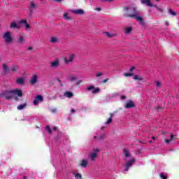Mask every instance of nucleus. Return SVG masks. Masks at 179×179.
Instances as JSON below:
<instances>
[{"label": "nucleus", "mask_w": 179, "mask_h": 179, "mask_svg": "<svg viewBox=\"0 0 179 179\" xmlns=\"http://www.w3.org/2000/svg\"><path fill=\"white\" fill-rule=\"evenodd\" d=\"M124 76H126V77L132 76V73H124Z\"/></svg>", "instance_id": "41"}, {"label": "nucleus", "mask_w": 179, "mask_h": 179, "mask_svg": "<svg viewBox=\"0 0 179 179\" xmlns=\"http://www.w3.org/2000/svg\"><path fill=\"white\" fill-rule=\"evenodd\" d=\"M174 139V136L173 134L171 135V141H173Z\"/></svg>", "instance_id": "58"}, {"label": "nucleus", "mask_w": 179, "mask_h": 179, "mask_svg": "<svg viewBox=\"0 0 179 179\" xmlns=\"http://www.w3.org/2000/svg\"><path fill=\"white\" fill-rule=\"evenodd\" d=\"M79 164L81 167H87V160L82 159L80 161Z\"/></svg>", "instance_id": "16"}, {"label": "nucleus", "mask_w": 179, "mask_h": 179, "mask_svg": "<svg viewBox=\"0 0 179 179\" xmlns=\"http://www.w3.org/2000/svg\"><path fill=\"white\" fill-rule=\"evenodd\" d=\"M123 153L125 157H130L131 156V153H129V152H128V150L125 148L123 149Z\"/></svg>", "instance_id": "22"}, {"label": "nucleus", "mask_w": 179, "mask_h": 179, "mask_svg": "<svg viewBox=\"0 0 179 179\" xmlns=\"http://www.w3.org/2000/svg\"><path fill=\"white\" fill-rule=\"evenodd\" d=\"M157 110H163V108L160 107V106H158V107H157Z\"/></svg>", "instance_id": "55"}, {"label": "nucleus", "mask_w": 179, "mask_h": 179, "mask_svg": "<svg viewBox=\"0 0 179 179\" xmlns=\"http://www.w3.org/2000/svg\"><path fill=\"white\" fill-rule=\"evenodd\" d=\"M73 59H75V55L73 54L69 55L67 57L64 58L65 64H71V62H73Z\"/></svg>", "instance_id": "4"}, {"label": "nucleus", "mask_w": 179, "mask_h": 179, "mask_svg": "<svg viewBox=\"0 0 179 179\" xmlns=\"http://www.w3.org/2000/svg\"><path fill=\"white\" fill-rule=\"evenodd\" d=\"M134 80H143V78L139 76V75H136L134 77Z\"/></svg>", "instance_id": "29"}, {"label": "nucleus", "mask_w": 179, "mask_h": 179, "mask_svg": "<svg viewBox=\"0 0 179 179\" xmlns=\"http://www.w3.org/2000/svg\"><path fill=\"white\" fill-rule=\"evenodd\" d=\"M64 97L71 99V97H73V93H72L71 92H69V91H66V92H64Z\"/></svg>", "instance_id": "18"}, {"label": "nucleus", "mask_w": 179, "mask_h": 179, "mask_svg": "<svg viewBox=\"0 0 179 179\" xmlns=\"http://www.w3.org/2000/svg\"><path fill=\"white\" fill-rule=\"evenodd\" d=\"M71 12L74 13V15H83L85 13V11L82 9L73 10Z\"/></svg>", "instance_id": "14"}, {"label": "nucleus", "mask_w": 179, "mask_h": 179, "mask_svg": "<svg viewBox=\"0 0 179 179\" xmlns=\"http://www.w3.org/2000/svg\"><path fill=\"white\" fill-rule=\"evenodd\" d=\"M135 69V66H132L131 69H130V72H132V71H134Z\"/></svg>", "instance_id": "53"}, {"label": "nucleus", "mask_w": 179, "mask_h": 179, "mask_svg": "<svg viewBox=\"0 0 179 179\" xmlns=\"http://www.w3.org/2000/svg\"><path fill=\"white\" fill-rule=\"evenodd\" d=\"M121 99H122V100H125V99H127V96H121Z\"/></svg>", "instance_id": "54"}, {"label": "nucleus", "mask_w": 179, "mask_h": 179, "mask_svg": "<svg viewBox=\"0 0 179 179\" xmlns=\"http://www.w3.org/2000/svg\"><path fill=\"white\" fill-rule=\"evenodd\" d=\"M38 101H43V96L41 95H37L35 98Z\"/></svg>", "instance_id": "30"}, {"label": "nucleus", "mask_w": 179, "mask_h": 179, "mask_svg": "<svg viewBox=\"0 0 179 179\" xmlns=\"http://www.w3.org/2000/svg\"><path fill=\"white\" fill-rule=\"evenodd\" d=\"M155 85L158 89H160L162 87V83L159 81H155Z\"/></svg>", "instance_id": "31"}, {"label": "nucleus", "mask_w": 179, "mask_h": 179, "mask_svg": "<svg viewBox=\"0 0 179 179\" xmlns=\"http://www.w3.org/2000/svg\"><path fill=\"white\" fill-rule=\"evenodd\" d=\"M76 110H75V109H73V108L71 109V113H76Z\"/></svg>", "instance_id": "60"}, {"label": "nucleus", "mask_w": 179, "mask_h": 179, "mask_svg": "<svg viewBox=\"0 0 179 179\" xmlns=\"http://www.w3.org/2000/svg\"><path fill=\"white\" fill-rule=\"evenodd\" d=\"M26 29L30 28V25L27 22L24 24Z\"/></svg>", "instance_id": "46"}, {"label": "nucleus", "mask_w": 179, "mask_h": 179, "mask_svg": "<svg viewBox=\"0 0 179 179\" xmlns=\"http://www.w3.org/2000/svg\"><path fill=\"white\" fill-rule=\"evenodd\" d=\"M150 8H157L158 6H157V5H153V4H152V6H150Z\"/></svg>", "instance_id": "56"}, {"label": "nucleus", "mask_w": 179, "mask_h": 179, "mask_svg": "<svg viewBox=\"0 0 179 179\" xmlns=\"http://www.w3.org/2000/svg\"><path fill=\"white\" fill-rule=\"evenodd\" d=\"M15 101H19V97L15 96L14 97Z\"/></svg>", "instance_id": "50"}, {"label": "nucleus", "mask_w": 179, "mask_h": 179, "mask_svg": "<svg viewBox=\"0 0 179 179\" xmlns=\"http://www.w3.org/2000/svg\"><path fill=\"white\" fill-rule=\"evenodd\" d=\"M28 50H29V51H31V50H33V48H32V47H29V48H28Z\"/></svg>", "instance_id": "59"}, {"label": "nucleus", "mask_w": 179, "mask_h": 179, "mask_svg": "<svg viewBox=\"0 0 179 179\" xmlns=\"http://www.w3.org/2000/svg\"><path fill=\"white\" fill-rule=\"evenodd\" d=\"M125 108H134L136 107L135 103L132 101H128L124 105Z\"/></svg>", "instance_id": "10"}, {"label": "nucleus", "mask_w": 179, "mask_h": 179, "mask_svg": "<svg viewBox=\"0 0 179 179\" xmlns=\"http://www.w3.org/2000/svg\"><path fill=\"white\" fill-rule=\"evenodd\" d=\"M16 83L17 85H24V78H17Z\"/></svg>", "instance_id": "19"}, {"label": "nucleus", "mask_w": 179, "mask_h": 179, "mask_svg": "<svg viewBox=\"0 0 179 179\" xmlns=\"http://www.w3.org/2000/svg\"><path fill=\"white\" fill-rule=\"evenodd\" d=\"M80 83H82V80H78V81L76 83V85H80Z\"/></svg>", "instance_id": "49"}, {"label": "nucleus", "mask_w": 179, "mask_h": 179, "mask_svg": "<svg viewBox=\"0 0 179 179\" xmlns=\"http://www.w3.org/2000/svg\"><path fill=\"white\" fill-rule=\"evenodd\" d=\"M131 31H132V28L131 27L124 29V33H126V34H129Z\"/></svg>", "instance_id": "26"}, {"label": "nucleus", "mask_w": 179, "mask_h": 179, "mask_svg": "<svg viewBox=\"0 0 179 179\" xmlns=\"http://www.w3.org/2000/svg\"><path fill=\"white\" fill-rule=\"evenodd\" d=\"M57 82H59V83H61V79L57 78Z\"/></svg>", "instance_id": "64"}, {"label": "nucleus", "mask_w": 179, "mask_h": 179, "mask_svg": "<svg viewBox=\"0 0 179 179\" xmlns=\"http://www.w3.org/2000/svg\"><path fill=\"white\" fill-rule=\"evenodd\" d=\"M10 29H20V27H17V24H16V22H12L10 24Z\"/></svg>", "instance_id": "24"}, {"label": "nucleus", "mask_w": 179, "mask_h": 179, "mask_svg": "<svg viewBox=\"0 0 179 179\" xmlns=\"http://www.w3.org/2000/svg\"><path fill=\"white\" fill-rule=\"evenodd\" d=\"M139 12L135 11L134 15H130L131 19H136L141 24H143V18L139 17Z\"/></svg>", "instance_id": "3"}, {"label": "nucleus", "mask_w": 179, "mask_h": 179, "mask_svg": "<svg viewBox=\"0 0 179 179\" xmlns=\"http://www.w3.org/2000/svg\"><path fill=\"white\" fill-rule=\"evenodd\" d=\"M20 23L21 24H25L27 23V20H21L20 21Z\"/></svg>", "instance_id": "38"}, {"label": "nucleus", "mask_w": 179, "mask_h": 179, "mask_svg": "<svg viewBox=\"0 0 179 179\" xmlns=\"http://www.w3.org/2000/svg\"><path fill=\"white\" fill-rule=\"evenodd\" d=\"M157 10H159V11L161 12V13H163V12H164L163 8L157 7Z\"/></svg>", "instance_id": "44"}, {"label": "nucleus", "mask_w": 179, "mask_h": 179, "mask_svg": "<svg viewBox=\"0 0 179 179\" xmlns=\"http://www.w3.org/2000/svg\"><path fill=\"white\" fill-rule=\"evenodd\" d=\"M124 10L125 11L124 14L125 17H130V18H131V15L135 14V12H139L138 10V8L135 7H124Z\"/></svg>", "instance_id": "1"}, {"label": "nucleus", "mask_w": 179, "mask_h": 179, "mask_svg": "<svg viewBox=\"0 0 179 179\" xmlns=\"http://www.w3.org/2000/svg\"><path fill=\"white\" fill-rule=\"evenodd\" d=\"M111 122H113V119H111V117H109L105 124H106V125H108V124H111Z\"/></svg>", "instance_id": "35"}, {"label": "nucleus", "mask_w": 179, "mask_h": 179, "mask_svg": "<svg viewBox=\"0 0 179 179\" xmlns=\"http://www.w3.org/2000/svg\"><path fill=\"white\" fill-rule=\"evenodd\" d=\"M103 138H104V134L100 136V139H103Z\"/></svg>", "instance_id": "61"}, {"label": "nucleus", "mask_w": 179, "mask_h": 179, "mask_svg": "<svg viewBox=\"0 0 179 179\" xmlns=\"http://www.w3.org/2000/svg\"><path fill=\"white\" fill-rule=\"evenodd\" d=\"M106 34L109 38H113V37H115L117 35L115 34H110V32H106Z\"/></svg>", "instance_id": "28"}, {"label": "nucleus", "mask_w": 179, "mask_h": 179, "mask_svg": "<svg viewBox=\"0 0 179 179\" xmlns=\"http://www.w3.org/2000/svg\"><path fill=\"white\" fill-rule=\"evenodd\" d=\"M57 41H58V39L55 37H52L50 38V43H57Z\"/></svg>", "instance_id": "36"}, {"label": "nucleus", "mask_w": 179, "mask_h": 179, "mask_svg": "<svg viewBox=\"0 0 179 179\" xmlns=\"http://www.w3.org/2000/svg\"><path fill=\"white\" fill-rule=\"evenodd\" d=\"M11 71H12V72H17V71H19V66H13L12 67H11Z\"/></svg>", "instance_id": "27"}, {"label": "nucleus", "mask_w": 179, "mask_h": 179, "mask_svg": "<svg viewBox=\"0 0 179 179\" xmlns=\"http://www.w3.org/2000/svg\"><path fill=\"white\" fill-rule=\"evenodd\" d=\"M166 143H167L169 145V143H170V142H171V140H169V139H165L164 140Z\"/></svg>", "instance_id": "45"}, {"label": "nucleus", "mask_w": 179, "mask_h": 179, "mask_svg": "<svg viewBox=\"0 0 179 179\" xmlns=\"http://www.w3.org/2000/svg\"><path fill=\"white\" fill-rule=\"evenodd\" d=\"M101 2H113L114 0H100Z\"/></svg>", "instance_id": "42"}, {"label": "nucleus", "mask_w": 179, "mask_h": 179, "mask_svg": "<svg viewBox=\"0 0 179 179\" xmlns=\"http://www.w3.org/2000/svg\"><path fill=\"white\" fill-rule=\"evenodd\" d=\"M27 107V101H26L23 104L18 105L17 106V110H24Z\"/></svg>", "instance_id": "15"}, {"label": "nucleus", "mask_w": 179, "mask_h": 179, "mask_svg": "<svg viewBox=\"0 0 179 179\" xmlns=\"http://www.w3.org/2000/svg\"><path fill=\"white\" fill-rule=\"evenodd\" d=\"M3 38L6 43H12V36H10V32H6L3 35Z\"/></svg>", "instance_id": "5"}, {"label": "nucleus", "mask_w": 179, "mask_h": 179, "mask_svg": "<svg viewBox=\"0 0 179 179\" xmlns=\"http://www.w3.org/2000/svg\"><path fill=\"white\" fill-rule=\"evenodd\" d=\"M169 13L170 15H172V16H176V15H177V13L174 12L173 10L169 9Z\"/></svg>", "instance_id": "32"}, {"label": "nucleus", "mask_w": 179, "mask_h": 179, "mask_svg": "<svg viewBox=\"0 0 179 179\" xmlns=\"http://www.w3.org/2000/svg\"><path fill=\"white\" fill-rule=\"evenodd\" d=\"M90 157L92 162H94V160H96V159H97V153H96V152L90 153Z\"/></svg>", "instance_id": "17"}, {"label": "nucleus", "mask_w": 179, "mask_h": 179, "mask_svg": "<svg viewBox=\"0 0 179 179\" xmlns=\"http://www.w3.org/2000/svg\"><path fill=\"white\" fill-rule=\"evenodd\" d=\"M53 131H57V127H53Z\"/></svg>", "instance_id": "63"}, {"label": "nucleus", "mask_w": 179, "mask_h": 179, "mask_svg": "<svg viewBox=\"0 0 179 179\" xmlns=\"http://www.w3.org/2000/svg\"><path fill=\"white\" fill-rule=\"evenodd\" d=\"M141 3H144V5H147V6H152L150 0H142Z\"/></svg>", "instance_id": "21"}, {"label": "nucleus", "mask_w": 179, "mask_h": 179, "mask_svg": "<svg viewBox=\"0 0 179 179\" xmlns=\"http://www.w3.org/2000/svg\"><path fill=\"white\" fill-rule=\"evenodd\" d=\"M45 129L48 132V134H52V130H51L50 126H46Z\"/></svg>", "instance_id": "34"}, {"label": "nucleus", "mask_w": 179, "mask_h": 179, "mask_svg": "<svg viewBox=\"0 0 179 179\" xmlns=\"http://www.w3.org/2000/svg\"><path fill=\"white\" fill-rule=\"evenodd\" d=\"M160 177H161V178H162V179H167V176H166L164 174H163V173H161L160 174Z\"/></svg>", "instance_id": "39"}, {"label": "nucleus", "mask_w": 179, "mask_h": 179, "mask_svg": "<svg viewBox=\"0 0 179 179\" xmlns=\"http://www.w3.org/2000/svg\"><path fill=\"white\" fill-rule=\"evenodd\" d=\"M96 10H98V12H100L101 10V8H96Z\"/></svg>", "instance_id": "57"}, {"label": "nucleus", "mask_w": 179, "mask_h": 179, "mask_svg": "<svg viewBox=\"0 0 179 179\" xmlns=\"http://www.w3.org/2000/svg\"><path fill=\"white\" fill-rule=\"evenodd\" d=\"M135 163V159H130L126 163L124 171H128L129 170V168L131 167L132 164Z\"/></svg>", "instance_id": "6"}, {"label": "nucleus", "mask_w": 179, "mask_h": 179, "mask_svg": "<svg viewBox=\"0 0 179 179\" xmlns=\"http://www.w3.org/2000/svg\"><path fill=\"white\" fill-rule=\"evenodd\" d=\"M87 90L88 92L92 91V93H93V94H96V93H99V92H100V88L99 87L95 88L94 86H90L87 87Z\"/></svg>", "instance_id": "7"}, {"label": "nucleus", "mask_w": 179, "mask_h": 179, "mask_svg": "<svg viewBox=\"0 0 179 179\" xmlns=\"http://www.w3.org/2000/svg\"><path fill=\"white\" fill-rule=\"evenodd\" d=\"M64 0H55L56 2H62Z\"/></svg>", "instance_id": "62"}, {"label": "nucleus", "mask_w": 179, "mask_h": 179, "mask_svg": "<svg viewBox=\"0 0 179 179\" xmlns=\"http://www.w3.org/2000/svg\"><path fill=\"white\" fill-rule=\"evenodd\" d=\"M0 97H2L6 100H10L11 99H13V92L12 90H6L0 94Z\"/></svg>", "instance_id": "2"}, {"label": "nucleus", "mask_w": 179, "mask_h": 179, "mask_svg": "<svg viewBox=\"0 0 179 179\" xmlns=\"http://www.w3.org/2000/svg\"><path fill=\"white\" fill-rule=\"evenodd\" d=\"M8 71H9V68L8 67V66H6V64H3V71L4 72V73H8Z\"/></svg>", "instance_id": "23"}, {"label": "nucleus", "mask_w": 179, "mask_h": 179, "mask_svg": "<svg viewBox=\"0 0 179 179\" xmlns=\"http://www.w3.org/2000/svg\"><path fill=\"white\" fill-rule=\"evenodd\" d=\"M18 43H20V44H22V43H24V34H20Z\"/></svg>", "instance_id": "20"}, {"label": "nucleus", "mask_w": 179, "mask_h": 179, "mask_svg": "<svg viewBox=\"0 0 179 179\" xmlns=\"http://www.w3.org/2000/svg\"><path fill=\"white\" fill-rule=\"evenodd\" d=\"M157 10H159V11L161 12V13H163V12H164L163 8L157 7Z\"/></svg>", "instance_id": "43"}, {"label": "nucleus", "mask_w": 179, "mask_h": 179, "mask_svg": "<svg viewBox=\"0 0 179 179\" xmlns=\"http://www.w3.org/2000/svg\"><path fill=\"white\" fill-rule=\"evenodd\" d=\"M103 75H104V74L103 73V72H98V73L96 74V78H100V77L103 76Z\"/></svg>", "instance_id": "37"}, {"label": "nucleus", "mask_w": 179, "mask_h": 179, "mask_svg": "<svg viewBox=\"0 0 179 179\" xmlns=\"http://www.w3.org/2000/svg\"><path fill=\"white\" fill-rule=\"evenodd\" d=\"M37 75H34L32 76V78H31V80H29V83L31 85H34L36 83H37Z\"/></svg>", "instance_id": "13"}, {"label": "nucleus", "mask_w": 179, "mask_h": 179, "mask_svg": "<svg viewBox=\"0 0 179 179\" xmlns=\"http://www.w3.org/2000/svg\"><path fill=\"white\" fill-rule=\"evenodd\" d=\"M110 118L113 119V117H114V113H110Z\"/></svg>", "instance_id": "52"}, {"label": "nucleus", "mask_w": 179, "mask_h": 179, "mask_svg": "<svg viewBox=\"0 0 179 179\" xmlns=\"http://www.w3.org/2000/svg\"><path fill=\"white\" fill-rule=\"evenodd\" d=\"M165 25L170 26V22H169V21H165Z\"/></svg>", "instance_id": "48"}, {"label": "nucleus", "mask_w": 179, "mask_h": 179, "mask_svg": "<svg viewBox=\"0 0 179 179\" xmlns=\"http://www.w3.org/2000/svg\"><path fill=\"white\" fill-rule=\"evenodd\" d=\"M12 91H13V96H18V97H22L23 92H22V90L15 89V90H12Z\"/></svg>", "instance_id": "8"}, {"label": "nucleus", "mask_w": 179, "mask_h": 179, "mask_svg": "<svg viewBox=\"0 0 179 179\" xmlns=\"http://www.w3.org/2000/svg\"><path fill=\"white\" fill-rule=\"evenodd\" d=\"M75 178L76 179H82V174L79 173H76L75 175Z\"/></svg>", "instance_id": "33"}, {"label": "nucleus", "mask_w": 179, "mask_h": 179, "mask_svg": "<svg viewBox=\"0 0 179 179\" xmlns=\"http://www.w3.org/2000/svg\"><path fill=\"white\" fill-rule=\"evenodd\" d=\"M108 82V78H106L102 81V83H107Z\"/></svg>", "instance_id": "47"}, {"label": "nucleus", "mask_w": 179, "mask_h": 179, "mask_svg": "<svg viewBox=\"0 0 179 179\" xmlns=\"http://www.w3.org/2000/svg\"><path fill=\"white\" fill-rule=\"evenodd\" d=\"M92 150L93 152H100V150H99V148L93 149Z\"/></svg>", "instance_id": "51"}, {"label": "nucleus", "mask_w": 179, "mask_h": 179, "mask_svg": "<svg viewBox=\"0 0 179 179\" xmlns=\"http://www.w3.org/2000/svg\"><path fill=\"white\" fill-rule=\"evenodd\" d=\"M63 17L65 19V20H71V17H69V15L67 13H65L63 15Z\"/></svg>", "instance_id": "25"}, {"label": "nucleus", "mask_w": 179, "mask_h": 179, "mask_svg": "<svg viewBox=\"0 0 179 179\" xmlns=\"http://www.w3.org/2000/svg\"><path fill=\"white\" fill-rule=\"evenodd\" d=\"M34 106H37V104H38V101L35 99L34 100Z\"/></svg>", "instance_id": "40"}, {"label": "nucleus", "mask_w": 179, "mask_h": 179, "mask_svg": "<svg viewBox=\"0 0 179 179\" xmlns=\"http://www.w3.org/2000/svg\"><path fill=\"white\" fill-rule=\"evenodd\" d=\"M51 68H58L59 66V60L56 59L50 62Z\"/></svg>", "instance_id": "12"}, {"label": "nucleus", "mask_w": 179, "mask_h": 179, "mask_svg": "<svg viewBox=\"0 0 179 179\" xmlns=\"http://www.w3.org/2000/svg\"><path fill=\"white\" fill-rule=\"evenodd\" d=\"M37 6H38V5H36L34 3V1H31L30 2V6H29V12H30V13H29L30 16H31L33 15V12L34 11V9H36V8Z\"/></svg>", "instance_id": "9"}, {"label": "nucleus", "mask_w": 179, "mask_h": 179, "mask_svg": "<svg viewBox=\"0 0 179 179\" xmlns=\"http://www.w3.org/2000/svg\"><path fill=\"white\" fill-rule=\"evenodd\" d=\"M67 79L69 82H73L75 80H78V76L75 74H71L67 76Z\"/></svg>", "instance_id": "11"}]
</instances>
